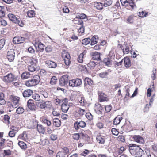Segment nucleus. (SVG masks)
Here are the masks:
<instances>
[{
    "label": "nucleus",
    "instance_id": "obj_22",
    "mask_svg": "<svg viewBox=\"0 0 157 157\" xmlns=\"http://www.w3.org/2000/svg\"><path fill=\"white\" fill-rule=\"evenodd\" d=\"M52 123L53 125L56 127H59L61 125V121L58 118L52 119Z\"/></svg>",
    "mask_w": 157,
    "mask_h": 157
},
{
    "label": "nucleus",
    "instance_id": "obj_48",
    "mask_svg": "<svg viewBox=\"0 0 157 157\" xmlns=\"http://www.w3.org/2000/svg\"><path fill=\"white\" fill-rule=\"evenodd\" d=\"M10 117L7 115L4 116V120L6 124H9L10 123L9 119Z\"/></svg>",
    "mask_w": 157,
    "mask_h": 157
},
{
    "label": "nucleus",
    "instance_id": "obj_23",
    "mask_svg": "<svg viewBox=\"0 0 157 157\" xmlns=\"http://www.w3.org/2000/svg\"><path fill=\"white\" fill-rule=\"evenodd\" d=\"M99 96L100 101H108L109 100L108 98L106 95L104 93H101L99 94Z\"/></svg>",
    "mask_w": 157,
    "mask_h": 157
},
{
    "label": "nucleus",
    "instance_id": "obj_31",
    "mask_svg": "<svg viewBox=\"0 0 157 157\" xmlns=\"http://www.w3.org/2000/svg\"><path fill=\"white\" fill-rule=\"evenodd\" d=\"M87 18V16L83 13H77L76 15L75 18L80 19H84Z\"/></svg>",
    "mask_w": 157,
    "mask_h": 157
},
{
    "label": "nucleus",
    "instance_id": "obj_18",
    "mask_svg": "<svg viewBox=\"0 0 157 157\" xmlns=\"http://www.w3.org/2000/svg\"><path fill=\"white\" fill-rule=\"evenodd\" d=\"M103 62L106 66L110 67L112 64V59L111 58H104L103 60Z\"/></svg>",
    "mask_w": 157,
    "mask_h": 157
},
{
    "label": "nucleus",
    "instance_id": "obj_58",
    "mask_svg": "<svg viewBox=\"0 0 157 157\" xmlns=\"http://www.w3.org/2000/svg\"><path fill=\"white\" fill-rule=\"evenodd\" d=\"M6 140L5 139L1 138L0 140V148L2 147L5 145L4 143Z\"/></svg>",
    "mask_w": 157,
    "mask_h": 157
},
{
    "label": "nucleus",
    "instance_id": "obj_37",
    "mask_svg": "<svg viewBox=\"0 0 157 157\" xmlns=\"http://www.w3.org/2000/svg\"><path fill=\"white\" fill-rule=\"evenodd\" d=\"M148 12L145 11H142L139 13L138 15L140 17L143 18L147 16L148 15Z\"/></svg>",
    "mask_w": 157,
    "mask_h": 157
},
{
    "label": "nucleus",
    "instance_id": "obj_10",
    "mask_svg": "<svg viewBox=\"0 0 157 157\" xmlns=\"http://www.w3.org/2000/svg\"><path fill=\"white\" fill-rule=\"evenodd\" d=\"M69 76L67 75H63L59 79V84L61 86H67Z\"/></svg>",
    "mask_w": 157,
    "mask_h": 157
},
{
    "label": "nucleus",
    "instance_id": "obj_4",
    "mask_svg": "<svg viewBox=\"0 0 157 157\" xmlns=\"http://www.w3.org/2000/svg\"><path fill=\"white\" fill-rule=\"evenodd\" d=\"M17 77V76L12 73H9L4 76L3 81L6 83H10L16 81Z\"/></svg>",
    "mask_w": 157,
    "mask_h": 157
},
{
    "label": "nucleus",
    "instance_id": "obj_2",
    "mask_svg": "<svg viewBox=\"0 0 157 157\" xmlns=\"http://www.w3.org/2000/svg\"><path fill=\"white\" fill-rule=\"evenodd\" d=\"M22 59L27 64H29L28 66L29 71L34 72L35 71L37 63V59L32 57H24Z\"/></svg>",
    "mask_w": 157,
    "mask_h": 157
},
{
    "label": "nucleus",
    "instance_id": "obj_64",
    "mask_svg": "<svg viewBox=\"0 0 157 157\" xmlns=\"http://www.w3.org/2000/svg\"><path fill=\"white\" fill-rule=\"evenodd\" d=\"M146 154L143 155H144V157H151L150 152L149 150H147L145 151Z\"/></svg>",
    "mask_w": 157,
    "mask_h": 157
},
{
    "label": "nucleus",
    "instance_id": "obj_11",
    "mask_svg": "<svg viewBox=\"0 0 157 157\" xmlns=\"http://www.w3.org/2000/svg\"><path fill=\"white\" fill-rule=\"evenodd\" d=\"M15 50L13 49L9 50L7 52V57L10 62L13 61L15 57Z\"/></svg>",
    "mask_w": 157,
    "mask_h": 157
},
{
    "label": "nucleus",
    "instance_id": "obj_59",
    "mask_svg": "<svg viewBox=\"0 0 157 157\" xmlns=\"http://www.w3.org/2000/svg\"><path fill=\"white\" fill-rule=\"evenodd\" d=\"M73 138L76 140H78L80 137V135L78 133H75L73 135Z\"/></svg>",
    "mask_w": 157,
    "mask_h": 157
},
{
    "label": "nucleus",
    "instance_id": "obj_16",
    "mask_svg": "<svg viewBox=\"0 0 157 157\" xmlns=\"http://www.w3.org/2000/svg\"><path fill=\"white\" fill-rule=\"evenodd\" d=\"M134 140L138 143L142 144L144 142V139L139 135H135L133 136Z\"/></svg>",
    "mask_w": 157,
    "mask_h": 157
},
{
    "label": "nucleus",
    "instance_id": "obj_6",
    "mask_svg": "<svg viewBox=\"0 0 157 157\" xmlns=\"http://www.w3.org/2000/svg\"><path fill=\"white\" fill-rule=\"evenodd\" d=\"M84 86L85 89H88V92L91 91L92 90V88L91 86L92 85L93 82L90 78L86 77L84 79Z\"/></svg>",
    "mask_w": 157,
    "mask_h": 157
},
{
    "label": "nucleus",
    "instance_id": "obj_54",
    "mask_svg": "<svg viewBox=\"0 0 157 157\" xmlns=\"http://www.w3.org/2000/svg\"><path fill=\"white\" fill-rule=\"evenodd\" d=\"M78 112L79 114L81 116H82L86 113L85 110L79 108L78 109Z\"/></svg>",
    "mask_w": 157,
    "mask_h": 157
},
{
    "label": "nucleus",
    "instance_id": "obj_13",
    "mask_svg": "<svg viewBox=\"0 0 157 157\" xmlns=\"http://www.w3.org/2000/svg\"><path fill=\"white\" fill-rule=\"evenodd\" d=\"M67 100L66 98H65V101L63 103L61 106L62 111L64 113H67L70 107V105L68 104V101Z\"/></svg>",
    "mask_w": 157,
    "mask_h": 157
},
{
    "label": "nucleus",
    "instance_id": "obj_63",
    "mask_svg": "<svg viewBox=\"0 0 157 157\" xmlns=\"http://www.w3.org/2000/svg\"><path fill=\"white\" fill-rule=\"evenodd\" d=\"M113 134L115 135H117L118 134V132L115 128H113L111 130Z\"/></svg>",
    "mask_w": 157,
    "mask_h": 157
},
{
    "label": "nucleus",
    "instance_id": "obj_33",
    "mask_svg": "<svg viewBox=\"0 0 157 157\" xmlns=\"http://www.w3.org/2000/svg\"><path fill=\"white\" fill-rule=\"evenodd\" d=\"M36 128L38 131L40 133H44V127L42 125L38 124Z\"/></svg>",
    "mask_w": 157,
    "mask_h": 157
},
{
    "label": "nucleus",
    "instance_id": "obj_14",
    "mask_svg": "<svg viewBox=\"0 0 157 157\" xmlns=\"http://www.w3.org/2000/svg\"><path fill=\"white\" fill-rule=\"evenodd\" d=\"M94 110L98 114H101L104 110L103 107L100 104H98L96 105Z\"/></svg>",
    "mask_w": 157,
    "mask_h": 157
},
{
    "label": "nucleus",
    "instance_id": "obj_52",
    "mask_svg": "<svg viewBox=\"0 0 157 157\" xmlns=\"http://www.w3.org/2000/svg\"><path fill=\"white\" fill-rule=\"evenodd\" d=\"M86 117L89 120H91L93 119V116L90 113H88L86 114Z\"/></svg>",
    "mask_w": 157,
    "mask_h": 157
},
{
    "label": "nucleus",
    "instance_id": "obj_43",
    "mask_svg": "<svg viewBox=\"0 0 157 157\" xmlns=\"http://www.w3.org/2000/svg\"><path fill=\"white\" fill-rule=\"evenodd\" d=\"M113 2L112 0H106L104 1V6L105 7H107L111 5Z\"/></svg>",
    "mask_w": 157,
    "mask_h": 157
},
{
    "label": "nucleus",
    "instance_id": "obj_26",
    "mask_svg": "<svg viewBox=\"0 0 157 157\" xmlns=\"http://www.w3.org/2000/svg\"><path fill=\"white\" fill-rule=\"evenodd\" d=\"M25 84L27 86L29 87L37 85L32 79L26 81Z\"/></svg>",
    "mask_w": 157,
    "mask_h": 157
},
{
    "label": "nucleus",
    "instance_id": "obj_5",
    "mask_svg": "<svg viewBox=\"0 0 157 157\" xmlns=\"http://www.w3.org/2000/svg\"><path fill=\"white\" fill-rule=\"evenodd\" d=\"M62 56L64 60V63L66 65L65 68H67L70 63L71 57L70 54L66 51L63 50L62 52Z\"/></svg>",
    "mask_w": 157,
    "mask_h": 157
},
{
    "label": "nucleus",
    "instance_id": "obj_47",
    "mask_svg": "<svg viewBox=\"0 0 157 157\" xmlns=\"http://www.w3.org/2000/svg\"><path fill=\"white\" fill-rule=\"evenodd\" d=\"M24 111V109L21 107H19L16 109V113L18 114H21Z\"/></svg>",
    "mask_w": 157,
    "mask_h": 157
},
{
    "label": "nucleus",
    "instance_id": "obj_38",
    "mask_svg": "<svg viewBox=\"0 0 157 157\" xmlns=\"http://www.w3.org/2000/svg\"><path fill=\"white\" fill-rule=\"evenodd\" d=\"M122 119V117H116L113 121V124L115 125H117L119 124Z\"/></svg>",
    "mask_w": 157,
    "mask_h": 157
},
{
    "label": "nucleus",
    "instance_id": "obj_17",
    "mask_svg": "<svg viewBox=\"0 0 157 157\" xmlns=\"http://www.w3.org/2000/svg\"><path fill=\"white\" fill-rule=\"evenodd\" d=\"M45 64L48 67L52 68H55L57 67V64L54 62L47 60L46 61Z\"/></svg>",
    "mask_w": 157,
    "mask_h": 157
},
{
    "label": "nucleus",
    "instance_id": "obj_55",
    "mask_svg": "<svg viewBox=\"0 0 157 157\" xmlns=\"http://www.w3.org/2000/svg\"><path fill=\"white\" fill-rule=\"evenodd\" d=\"M108 75V73L107 72H103L99 74V76L100 77L104 78L105 77Z\"/></svg>",
    "mask_w": 157,
    "mask_h": 157
},
{
    "label": "nucleus",
    "instance_id": "obj_51",
    "mask_svg": "<svg viewBox=\"0 0 157 157\" xmlns=\"http://www.w3.org/2000/svg\"><path fill=\"white\" fill-rule=\"evenodd\" d=\"M84 56H83L82 54H80L78 56V61L79 63H82L83 62V59Z\"/></svg>",
    "mask_w": 157,
    "mask_h": 157
},
{
    "label": "nucleus",
    "instance_id": "obj_7",
    "mask_svg": "<svg viewBox=\"0 0 157 157\" xmlns=\"http://www.w3.org/2000/svg\"><path fill=\"white\" fill-rule=\"evenodd\" d=\"M82 84V80L80 79L77 78L69 80V85L70 86L72 87H78Z\"/></svg>",
    "mask_w": 157,
    "mask_h": 157
},
{
    "label": "nucleus",
    "instance_id": "obj_49",
    "mask_svg": "<svg viewBox=\"0 0 157 157\" xmlns=\"http://www.w3.org/2000/svg\"><path fill=\"white\" fill-rule=\"evenodd\" d=\"M105 110L106 113L109 112L111 110L112 107L110 105H107L105 106Z\"/></svg>",
    "mask_w": 157,
    "mask_h": 157
},
{
    "label": "nucleus",
    "instance_id": "obj_32",
    "mask_svg": "<svg viewBox=\"0 0 157 157\" xmlns=\"http://www.w3.org/2000/svg\"><path fill=\"white\" fill-rule=\"evenodd\" d=\"M35 47L38 46L39 51L41 52H42L44 50V45L41 42L36 43H35Z\"/></svg>",
    "mask_w": 157,
    "mask_h": 157
},
{
    "label": "nucleus",
    "instance_id": "obj_46",
    "mask_svg": "<svg viewBox=\"0 0 157 157\" xmlns=\"http://www.w3.org/2000/svg\"><path fill=\"white\" fill-rule=\"evenodd\" d=\"M50 139L52 141L56 140L57 138V136L56 135L51 134L49 136Z\"/></svg>",
    "mask_w": 157,
    "mask_h": 157
},
{
    "label": "nucleus",
    "instance_id": "obj_1",
    "mask_svg": "<svg viewBox=\"0 0 157 157\" xmlns=\"http://www.w3.org/2000/svg\"><path fill=\"white\" fill-rule=\"evenodd\" d=\"M129 150L131 154L136 157H144V151L139 146L130 144L129 145Z\"/></svg>",
    "mask_w": 157,
    "mask_h": 157
},
{
    "label": "nucleus",
    "instance_id": "obj_35",
    "mask_svg": "<svg viewBox=\"0 0 157 157\" xmlns=\"http://www.w3.org/2000/svg\"><path fill=\"white\" fill-rule=\"evenodd\" d=\"M32 79L37 84L39 83L40 81V77L39 75H34Z\"/></svg>",
    "mask_w": 157,
    "mask_h": 157
},
{
    "label": "nucleus",
    "instance_id": "obj_34",
    "mask_svg": "<svg viewBox=\"0 0 157 157\" xmlns=\"http://www.w3.org/2000/svg\"><path fill=\"white\" fill-rule=\"evenodd\" d=\"M21 76L22 78L24 79H26L30 77V74L29 72L26 71L23 73Z\"/></svg>",
    "mask_w": 157,
    "mask_h": 157
},
{
    "label": "nucleus",
    "instance_id": "obj_50",
    "mask_svg": "<svg viewBox=\"0 0 157 157\" xmlns=\"http://www.w3.org/2000/svg\"><path fill=\"white\" fill-rule=\"evenodd\" d=\"M3 97H1L0 96V105H3L5 104L6 102L5 99H4V94L3 93Z\"/></svg>",
    "mask_w": 157,
    "mask_h": 157
},
{
    "label": "nucleus",
    "instance_id": "obj_39",
    "mask_svg": "<svg viewBox=\"0 0 157 157\" xmlns=\"http://www.w3.org/2000/svg\"><path fill=\"white\" fill-rule=\"evenodd\" d=\"M18 144L22 149H25L27 147L26 144L23 141H19Z\"/></svg>",
    "mask_w": 157,
    "mask_h": 157
},
{
    "label": "nucleus",
    "instance_id": "obj_20",
    "mask_svg": "<svg viewBox=\"0 0 157 157\" xmlns=\"http://www.w3.org/2000/svg\"><path fill=\"white\" fill-rule=\"evenodd\" d=\"M96 140L98 143L102 144H104L105 142V137L101 135L97 136Z\"/></svg>",
    "mask_w": 157,
    "mask_h": 157
},
{
    "label": "nucleus",
    "instance_id": "obj_15",
    "mask_svg": "<svg viewBox=\"0 0 157 157\" xmlns=\"http://www.w3.org/2000/svg\"><path fill=\"white\" fill-rule=\"evenodd\" d=\"M27 106L29 109L31 110H35L36 109V106L33 103L32 100H29L27 102Z\"/></svg>",
    "mask_w": 157,
    "mask_h": 157
},
{
    "label": "nucleus",
    "instance_id": "obj_41",
    "mask_svg": "<svg viewBox=\"0 0 157 157\" xmlns=\"http://www.w3.org/2000/svg\"><path fill=\"white\" fill-rule=\"evenodd\" d=\"M97 64L95 62L93 61H91L87 64V65L90 69H91L94 68Z\"/></svg>",
    "mask_w": 157,
    "mask_h": 157
},
{
    "label": "nucleus",
    "instance_id": "obj_21",
    "mask_svg": "<svg viewBox=\"0 0 157 157\" xmlns=\"http://www.w3.org/2000/svg\"><path fill=\"white\" fill-rule=\"evenodd\" d=\"M69 151V150L68 149L66 148L65 150V152H58L56 155V157H68V155L67 153Z\"/></svg>",
    "mask_w": 157,
    "mask_h": 157
},
{
    "label": "nucleus",
    "instance_id": "obj_27",
    "mask_svg": "<svg viewBox=\"0 0 157 157\" xmlns=\"http://www.w3.org/2000/svg\"><path fill=\"white\" fill-rule=\"evenodd\" d=\"M92 58L94 60H99L100 58V53L97 52H93Z\"/></svg>",
    "mask_w": 157,
    "mask_h": 157
},
{
    "label": "nucleus",
    "instance_id": "obj_45",
    "mask_svg": "<svg viewBox=\"0 0 157 157\" xmlns=\"http://www.w3.org/2000/svg\"><path fill=\"white\" fill-rule=\"evenodd\" d=\"M115 50L114 48H112L110 51L109 55L111 58L112 59L115 57Z\"/></svg>",
    "mask_w": 157,
    "mask_h": 157
},
{
    "label": "nucleus",
    "instance_id": "obj_60",
    "mask_svg": "<svg viewBox=\"0 0 157 157\" xmlns=\"http://www.w3.org/2000/svg\"><path fill=\"white\" fill-rule=\"evenodd\" d=\"M63 12L64 13H68L69 12V10L68 7L67 6H65L63 8Z\"/></svg>",
    "mask_w": 157,
    "mask_h": 157
},
{
    "label": "nucleus",
    "instance_id": "obj_8",
    "mask_svg": "<svg viewBox=\"0 0 157 157\" xmlns=\"http://www.w3.org/2000/svg\"><path fill=\"white\" fill-rule=\"evenodd\" d=\"M36 105L38 107L41 109H44L45 108H49L52 106L51 102L48 101L46 102L43 101L42 102H37Z\"/></svg>",
    "mask_w": 157,
    "mask_h": 157
},
{
    "label": "nucleus",
    "instance_id": "obj_56",
    "mask_svg": "<svg viewBox=\"0 0 157 157\" xmlns=\"http://www.w3.org/2000/svg\"><path fill=\"white\" fill-rule=\"evenodd\" d=\"M33 152V150L31 148L28 149L25 151V154L28 156L30 155Z\"/></svg>",
    "mask_w": 157,
    "mask_h": 157
},
{
    "label": "nucleus",
    "instance_id": "obj_53",
    "mask_svg": "<svg viewBox=\"0 0 157 157\" xmlns=\"http://www.w3.org/2000/svg\"><path fill=\"white\" fill-rule=\"evenodd\" d=\"M78 124L79 125V127L81 128H84L86 126V123L85 122L83 121H81L79 122L78 123Z\"/></svg>",
    "mask_w": 157,
    "mask_h": 157
},
{
    "label": "nucleus",
    "instance_id": "obj_29",
    "mask_svg": "<svg viewBox=\"0 0 157 157\" xmlns=\"http://www.w3.org/2000/svg\"><path fill=\"white\" fill-rule=\"evenodd\" d=\"M135 6L133 0H129L128 2V3L126 4V6L129 7V9L130 10H132L134 8Z\"/></svg>",
    "mask_w": 157,
    "mask_h": 157
},
{
    "label": "nucleus",
    "instance_id": "obj_61",
    "mask_svg": "<svg viewBox=\"0 0 157 157\" xmlns=\"http://www.w3.org/2000/svg\"><path fill=\"white\" fill-rule=\"evenodd\" d=\"M16 132H14L13 131H10L8 134L9 136L10 137H14L15 135Z\"/></svg>",
    "mask_w": 157,
    "mask_h": 157
},
{
    "label": "nucleus",
    "instance_id": "obj_36",
    "mask_svg": "<svg viewBox=\"0 0 157 157\" xmlns=\"http://www.w3.org/2000/svg\"><path fill=\"white\" fill-rule=\"evenodd\" d=\"M27 15L29 17H33L35 16L36 13L35 11L33 10H29L27 12Z\"/></svg>",
    "mask_w": 157,
    "mask_h": 157
},
{
    "label": "nucleus",
    "instance_id": "obj_19",
    "mask_svg": "<svg viewBox=\"0 0 157 157\" xmlns=\"http://www.w3.org/2000/svg\"><path fill=\"white\" fill-rule=\"evenodd\" d=\"M33 94V91L30 89H27L22 93V95L24 98L29 97Z\"/></svg>",
    "mask_w": 157,
    "mask_h": 157
},
{
    "label": "nucleus",
    "instance_id": "obj_25",
    "mask_svg": "<svg viewBox=\"0 0 157 157\" xmlns=\"http://www.w3.org/2000/svg\"><path fill=\"white\" fill-rule=\"evenodd\" d=\"M123 60H124V65L126 68H128L130 67L131 65V62L128 57H125Z\"/></svg>",
    "mask_w": 157,
    "mask_h": 157
},
{
    "label": "nucleus",
    "instance_id": "obj_3",
    "mask_svg": "<svg viewBox=\"0 0 157 157\" xmlns=\"http://www.w3.org/2000/svg\"><path fill=\"white\" fill-rule=\"evenodd\" d=\"M8 17L10 21L14 23L17 24L20 27H23L25 24L23 21L21 20L20 18L17 17L14 14L9 13L8 15Z\"/></svg>",
    "mask_w": 157,
    "mask_h": 157
},
{
    "label": "nucleus",
    "instance_id": "obj_9",
    "mask_svg": "<svg viewBox=\"0 0 157 157\" xmlns=\"http://www.w3.org/2000/svg\"><path fill=\"white\" fill-rule=\"evenodd\" d=\"M119 46L123 50V52L124 54H127L129 53L130 52V48L127 43L124 42L122 44H119Z\"/></svg>",
    "mask_w": 157,
    "mask_h": 157
},
{
    "label": "nucleus",
    "instance_id": "obj_30",
    "mask_svg": "<svg viewBox=\"0 0 157 157\" xmlns=\"http://www.w3.org/2000/svg\"><path fill=\"white\" fill-rule=\"evenodd\" d=\"M41 120L43 122L46 124L47 126H49L51 125L52 123L51 121L47 119L45 117H42L41 118Z\"/></svg>",
    "mask_w": 157,
    "mask_h": 157
},
{
    "label": "nucleus",
    "instance_id": "obj_42",
    "mask_svg": "<svg viewBox=\"0 0 157 157\" xmlns=\"http://www.w3.org/2000/svg\"><path fill=\"white\" fill-rule=\"evenodd\" d=\"M57 81V77L55 76H53L51 78L50 83L51 85H54L56 84Z\"/></svg>",
    "mask_w": 157,
    "mask_h": 157
},
{
    "label": "nucleus",
    "instance_id": "obj_12",
    "mask_svg": "<svg viewBox=\"0 0 157 157\" xmlns=\"http://www.w3.org/2000/svg\"><path fill=\"white\" fill-rule=\"evenodd\" d=\"M10 98L12 101V107L13 108H16V105L18 104L19 98L14 96H11Z\"/></svg>",
    "mask_w": 157,
    "mask_h": 157
},
{
    "label": "nucleus",
    "instance_id": "obj_57",
    "mask_svg": "<svg viewBox=\"0 0 157 157\" xmlns=\"http://www.w3.org/2000/svg\"><path fill=\"white\" fill-rule=\"evenodd\" d=\"M117 139L118 141H121L122 142H124L125 141L124 137L122 135L119 136L117 137Z\"/></svg>",
    "mask_w": 157,
    "mask_h": 157
},
{
    "label": "nucleus",
    "instance_id": "obj_28",
    "mask_svg": "<svg viewBox=\"0 0 157 157\" xmlns=\"http://www.w3.org/2000/svg\"><path fill=\"white\" fill-rule=\"evenodd\" d=\"M20 139L25 141H26L28 139L27 134L25 132H24L22 133L19 135L18 139Z\"/></svg>",
    "mask_w": 157,
    "mask_h": 157
},
{
    "label": "nucleus",
    "instance_id": "obj_24",
    "mask_svg": "<svg viewBox=\"0 0 157 157\" xmlns=\"http://www.w3.org/2000/svg\"><path fill=\"white\" fill-rule=\"evenodd\" d=\"M136 17V16H134L133 14L129 16L126 19L127 23L129 24L133 23L135 21V18Z\"/></svg>",
    "mask_w": 157,
    "mask_h": 157
},
{
    "label": "nucleus",
    "instance_id": "obj_40",
    "mask_svg": "<svg viewBox=\"0 0 157 157\" xmlns=\"http://www.w3.org/2000/svg\"><path fill=\"white\" fill-rule=\"evenodd\" d=\"M95 7L98 10H101L103 8V4L101 3L96 2L95 3Z\"/></svg>",
    "mask_w": 157,
    "mask_h": 157
},
{
    "label": "nucleus",
    "instance_id": "obj_62",
    "mask_svg": "<svg viewBox=\"0 0 157 157\" xmlns=\"http://www.w3.org/2000/svg\"><path fill=\"white\" fill-rule=\"evenodd\" d=\"M30 36L29 34L26 33L23 35V36L21 37V39H27L29 38V36Z\"/></svg>",
    "mask_w": 157,
    "mask_h": 157
},
{
    "label": "nucleus",
    "instance_id": "obj_44",
    "mask_svg": "<svg viewBox=\"0 0 157 157\" xmlns=\"http://www.w3.org/2000/svg\"><path fill=\"white\" fill-rule=\"evenodd\" d=\"M33 98L35 101H39L40 99V97L39 94H35L32 95Z\"/></svg>",
    "mask_w": 157,
    "mask_h": 157
}]
</instances>
